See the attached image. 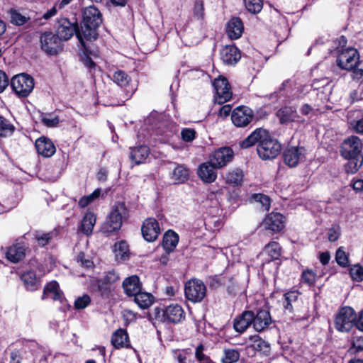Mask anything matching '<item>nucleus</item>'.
I'll list each match as a JSON object with an SVG mask.
<instances>
[{
  "instance_id": "nucleus-45",
  "label": "nucleus",
  "mask_w": 363,
  "mask_h": 363,
  "mask_svg": "<svg viewBox=\"0 0 363 363\" xmlns=\"http://www.w3.org/2000/svg\"><path fill=\"white\" fill-rule=\"evenodd\" d=\"M252 346L255 350L264 354H267L270 350L269 344L260 338L255 340Z\"/></svg>"
},
{
  "instance_id": "nucleus-34",
  "label": "nucleus",
  "mask_w": 363,
  "mask_h": 363,
  "mask_svg": "<svg viewBox=\"0 0 363 363\" xmlns=\"http://www.w3.org/2000/svg\"><path fill=\"white\" fill-rule=\"evenodd\" d=\"M154 297L152 294L141 291L134 296V301L143 309L149 308L153 303Z\"/></svg>"
},
{
  "instance_id": "nucleus-20",
  "label": "nucleus",
  "mask_w": 363,
  "mask_h": 363,
  "mask_svg": "<svg viewBox=\"0 0 363 363\" xmlns=\"http://www.w3.org/2000/svg\"><path fill=\"white\" fill-rule=\"evenodd\" d=\"M125 294L128 296H134L141 291L140 279L136 275L125 278L122 284Z\"/></svg>"
},
{
  "instance_id": "nucleus-17",
  "label": "nucleus",
  "mask_w": 363,
  "mask_h": 363,
  "mask_svg": "<svg viewBox=\"0 0 363 363\" xmlns=\"http://www.w3.org/2000/svg\"><path fill=\"white\" fill-rule=\"evenodd\" d=\"M253 322V312L252 311H245L240 315L237 316L233 321V328L238 333L245 332Z\"/></svg>"
},
{
  "instance_id": "nucleus-56",
  "label": "nucleus",
  "mask_w": 363,
  "mask_h": 363,
  "mask_svg": "<svg viewBox=\"0 0 363 363\" xmlns=\"http://www.w3.org/2000/svg\"><path fill=\"white\" fill-rule=\"evenodd\" d=\"M42 121L48 127H55L59 123L60 120L57 116L53 118L43 117Z\"/></svg>"
},
{
  "instance_id": "nucleus-7",
  "label": "nucleus",
  "mask_w": 363,
  "mask_h": 363,
  "mask_svg": "<svg viewBox=\"0 0 363 363\" xmlns=\"http://www.w3.org/2000/svg\"><path fill=\"white\" fill-rule=\"evenodd\" d=\"M13 91L20 96H27L34 87L33 79L27 74H20L14 76L11 82Z\"/></svg>"
},
{
  "instance_id": "nucleus-24",
  "label": "nucleus",
  "mask_w": 363,
  "mask_h": 363,
  "mask_svg": "<svg viewBox=\"0 0 363 363\" xmlns=\"http://www.w3.org/2000/svg\"><path fill=\"white\" fill-rule=\"evenodd\" d=\"M277 116L281 124H288L296 121L299 118L296 109L293 106H284L277 112Z\"/></svg>"
},
{
  "instance_id": "nucleus-27",
  "label": "nucleus",
  "mask_w": 363,
  "mask_h": 363,
  "mask_svg": "<svg viewBox=\"0 0 363 363\" xmlns=\"http://www.w3.org/2000/svg\"><path fill=\"white\" fill-rule=\"evenodd\" d=\"M25 255L26 247L20 243L11 246L6 252V258L13 263H17L23 259Z\"/></svg>"
},
{
  "instance_id": "nucleus-6",
  "label": "nucleus",
  "mask_w": 363,
  "mask_h": 363,
  "mask_svg": "<svg viewBox=\"0 0 363 363\" xmlns=\"http://www.w3.org/2000/svg\"><path fill=\"white\" fill-rule=\"evenodd\" d=\"M186 298L194 303L201 302L206 295V286L203 282L197 279H192L185 284Z\"/></svg>"
},
{
  "instance_id": "nucleus-21",
  "label": "nucleus",
  "mask_w": 363,
  "mask_h": 363,
  "mask_svg": "<svg viewBox=\"0 0 363 363\" xmlns=\"http://www.w3.org/2000/svg\"><path fill=\"white\" fill-rule=\"evenodd\" d=\"M216 169L211 161L204 162L199 166L198 174L200 178L206 183L214 182L217 177Z\"/></svg>"
},
{
  "instance_id": "nucleus-44",
  "label": "nucleus",
  "mask_w": 363,
  "mask_h": 363,
  "mask_svg": "<svg viewBox=\"0 0 363 363\" xmlns=\"http://www.w3.org/2000/svg\"><path fill=\"white\" fill-rule=\"evenodd\" d=\"M9 13L11 22L16 26H22L25 24L29 19L28 18L23 16L21 13L13 9H11Z\"/></svg>"
},
{
  "instance_id": "nucleus-9",
  "label": "nucleus",
  "mask_w": 363,
  "mask_h": 363,
  "mask_svg": "<svg viewBox=\"0 0 363 363\" xmlns=\"http://www.w3.org/2000/svg\"><path fill=\"white\" fill-rule=\"evenodd\" d=\"M359 54L356 49L349 48L342 50L337 56V65L344 69H353L359 62Z\"/></svg>"
},
{
  "instance_id": "nucleus-19",
  "label": "nucleus",
  "mask_w": 363,
  "mask_h": 363,
  "mask_svg": "<svg viewBox=\"0 0 363 363\" xmlns=\"http://www.w3.org/2000/svg\"><path fill=\"white\" fill-rule=\"evenodd\" d=\"M263 225L266 229L279 232L284 227L283 216L279 213H271L264 220Z\"/></svg>"
},
{
  "instance_id": "nucleus-1",
  "label": "nucleus",
  "mask_w": 363,
  "mask_h": 363,
  "mask_svg": "<svg viewBox=\"0 0 363 363\" xmlns=\"http://www.w3.org/2000/svg\"><path fill=\"white\" fill-rule=\"evenodd\" d=\"M362 140L354 135L346 138L341 145V155L348 160L345 169L348 174L356 173L363 164Z\"/></svg>"
},
{
  "instance_id": "nucleus-43",
  "label": "nucleus",
  "mask_w": 363,
  "mask_h": 363,
  "mask_svg": "<svg viewBox=\"0 0 363 363\" xmlns=\"http://www.w3.org/2000/svg\"><path fill=\"white\" fill-rule=\"evenodd\" d=\"M115 255L117 258L125 259L129 251L126 242L121 241L115 244Z\"/></svg>"
},
{
  "instance_id": "nucleus-38",
  "label": "nucleus",
  "mask_w": 363,
  "mask_h": 363,
  "mask_svg": "<svg viewBox=\"0 0 363 363\" xmlns=\"http://www.w3.org/2000/svg\"><path fill=\"white\" fill-rule=\"evenodd\" d=\"M113 82L120 86L128 85L130 81V77L122 70H118L113 73Z\"/></svg>"
},
{
  "instance_id": "nucleus-53",
  "label": "nucleus",
  "mask_w": 363,
  "mask_h": 363,
  "mask_svg": "<svg viewBox=\"0 0 363 363\" xmlns=\"http://www.w3.org/2000/svg\"><path fill=\"white\" fill-rule=\"evenodd\" d=\"M35 239L40 246H45L46 245L50 240H51V235L50 233H36L35 234Z\"/></svg>"
},
{
  "instance_id": "nucleus-39",
  "label": "nucleus",
  "mask_w": 363,
  "mask_h": 363,
  "mask_svg": "<svg viewBox=\"0 0 363 363\" xmlns=\"http://www.w3.org/2000/svg\"><path fill=\"white\" fill-rule=\"evenodd\" d=\"M14 126L6 118L0 116V136L6 137L10 135L14 131Z\"/></svg>"
},
{
  "instance_id": "nucleus-57",
  "label": "nucleus",
  "mask_w": 363,
  "mask_h": 363,
  "mask_svg": "<svg viewBox=\"0 0 363 363\" xmlns=\"http://www.w3.org/2000/svg\"><path fill=\"white\" fill-rule=\"evenodd\" d=\"M9 84V79L6 74L0 70V93L4 91Z\"/></svg>"
},
{
  "instance_id": "nucleus-48",
  "label": "nucleus",
  "mask_w": 363,
  "mask_h": 363,
  "mask_svg": "<svg viewBox=\"0 0 363 363\" xmlns=\"http://www.w3.org/2000/svg\"><path fill=\"white\" fill-rule=\"evenodd\" d=\"M252 198L256 202H259L264 208L265 210H269L270 208V199L269 196L262 194H256L252 196Z\"/></svg>"
},
{
  "instance_id": "nucleus-50",
  "label": "nucleus",
  "mask_w": 363,
  "mask_h": 363,
  "mask_svg": "<svg viewBox=\"0 0 363 363\" xmlns=\"http://www.w3.org/2000/svg\"><path fill=\"white\" fill-rule=\"evenodd\" d=\"M181 136L184 141L191 142L196 137V131L193 128H184L181 132Z\"/></svg>"
},
{
  "instance_id": "nucleus-33",
  "label": "nucleus",
  "mask_w": 363,
  "mask_h": 363,
  "mask_svg": "<svg viewBox=\"0 0 363 363\" xmlns=\"http://www.w3.org/2000/svg\"><path fill=\"white\" fill-rule=\"evenodd\" d=\"M96 221V215L92 212H87L82 220L81 230L87 235H90L92 233Z\"/></svg>"
},
{
  "instance_id": "nucleus-31",
  "label": "nucleus",
  "mask_w": 363,
  "mask_h": 363,
  "mask_svg": "<svg viewBox=\"0 0 363 363\" xmlns=\"http://www.w3.org/2000/svg\"><path fill=\"white\" fill-rule=\"evenodd\" d=\"M285 301L284 307L290 313H293L297 310L301 301L298 300V293L296 291H289L284 295Z\"/></svg>"
},
{
  "instance_id": "nucleus-25",
  "label": "nucleus",
  "mask_w": 363,
  "mask_h": 363,
  "mask_svg": "<svg viewBox=\"0 0 363 363\" xmlns=\"http://www.w3.org/2000/svg\"><path fill=\"white\" fill-rule=\"evenodd\" d=\"M221 59L224 63L233 65L240 59V53L238 49L234 45H227L220 51Z\"/></svg>"
},
{
  "instance_id": "nucleus-26",
  "label": "nucleus",
  "mask_w": 363,
  "mask_h": 363,
  "mask_svg": "<svg viewBox=\"0 0 363 363\" xmlns=\"http://www.w3.org/2000/svg\"><path fill=\"white\" fill-rule=\"evenodd\" d=\"M268 132L263 128H257L245 140H243L240 145L242 148H249L255 145L257 143H260L267 136Z\"/></svg>"
},
{
  "instance_id": "nucleus-5",
  "label": "nucleus",
  "mask_w": 363,
  "mask_h": 363,
  "mask_svg": "<svg viewBox=\"0 0 363 363\" xmlns=\"http://www.w3.org/2000/svg\"><path fill=\"white\" fill-rule=\"evenodd\" d=\"M40 49L48 55H56L62 50V44L57 35L45 32L40 35Z\"/></svg>"
},
{
  "instance_id": "nucleus-58",
  "label": "nucleus",
  "mask_w": 363,
  "mask_h": 363,
  "mask_svg": "<svg viewBox=\"0 0 363 363\" xmlns=\"http://www.w3.org/2000/svg\"><path fill=\"white\" fill-rule=\"evenodd\" d=\"M352 347L355 349V352H360L363 350V337H354L352 342Z\"/></svg>"
},
{
  "instance_id": "nucleus-12",
  "label": "nucleus",
  "mask_w": 363,
  "mask_h": 363,
  "mask_svg": "<svg viewBox=\"0 0 363 363\" xmlns=\"http://www.w3.org/2000/svg\"><path fill=\"white\" fill-rule=\"evenodd\" d=\"M252 111L246 106L237 107L231 115L232 121L237 127L247 125L252 121Z\"/></svg>"
},
{
  "instance_id": "nucleus-29",
  "label": "nucleus",
  "mask_w": 363,
  "mask_h": 363,
  "mask_svg": "<svg viewBox=\"0 0 363 363\" xmlns=\"http://www.w3.org/2000/svg\"><path fill=\"white\" fill-rule=\"evenodd\" d=\"M50 298L55 301H61L62 298V294L60 290V286L57 282L51 281L48 283L44 288L43 299Z\"/></svg>"
},
{
  "instance_id": "nucleus-62",
  "label": "nucleus",
  "mask_w": 363,
  "mask_h": 363,
  "mask_svg": "<svg viewBox=\"0 0 363 363\" xmlns=\"http://www.w3.org/2000/svg\"><path fill=\"white\" fill-rule=\"evenodd\" d=\"M22 358L18 351H12L10 353V363H21Z\"/></svg>"
},
{
  "instance_id": "nucleus-36",
  "label": "nucleus",
  "mask_w": 363,
  "mask_h": 363,
  "mask_svg": "<svg viewBox=\"0 0 363 363\" xmlns=\"http://www.w3.org/2000/svg\"><path fill=\"white\" fill-rule=\"evenodd\" d=\"M242 172L240 169H235L229 172L225 175V181L227 183L233 185H239L242 181Z\"/></svg>"
},
{
  "instance_id": "nucleus-15",
  "label": "nucleus",
  "mask_w": 363,
  "mask_h": 363,
  "mask_svg": "<svg viewBox=\"0 0 363 363\" xmlns=\"http://www.w3.org/2000/svg\"><path fill=\"white\" fill-rule=\"evenodd\" d=\"M141 230L143 238L148 242L155 241L160 233L157 221L152 218L144 221Z\"/></svg>"
},
{
  "instance_id": "nucleus-63",
  "label": "nucleus",
  "mask_w": 363,
  "mask_h": 363,
  "mask_svg": "<svg viewBox=\"0 0 363 363\" xmlns=\"http://www.w3.org/2000/svg\"><path fill=\"white\" fill-rule=\"evenodd\" d=\"M307 86L306 85H299L296 88V91L293 94V96L296 98L301 97L305 94V91Z\"/></svg>"
},
{
  "instance_id": "nucleus-28",
  "label": "nucleus",
  "mask_w": 363,
  "mask_h": 363,
  "mask_svg": "<svg viewBox=\"0 0 363 363\" xmlns=\"http://www.w3.org/2000/svg\"><path fill=\"white\" fill-rule=\"evenodd\" d=\"M150 154L149 147L146 145H140L131 149L130 158L135 164L143 163Z\"/></svg>"
},
{
  "instance_id": "nucleus-60",
  "label": "nucleus",
  "mask_w": 363,
  "mask_h": 363,
  "mask_svg": "<svg viewBox=\"0 0 363 363\" xmlns=\"http://www.w3.org/2000/svg\"><path fill=\"white\" fill-rule=\"evenodd\" d=\"M353 130L357 133H363V118L352 123Z\"/></svg>"
},
{
  "instance_id": "nucleus-3",
  "label": "nucleus",
  "mask_w": 363,
  "mask_h": 363,
  "mask_svg": "<svg viewBox=\"0 0 363 363\" xmlns=\"http://www.w3.org/2000/svg\"><path fill=\"white\" fill-rule=\"evenodd\" d=\"M128 216V209L124 203L119 202L116 203L106 220L101 226V230L104 233H113L121 229L123 222L127 219Z\"/></svg>"
},
{
  "instance_id": "nucleus-32",
  "label": "nucleus",
  "mask_w": 363,
  "mask_h": 363,
  "mask_svg": "<svg viewBox=\"0 0 363 363\" xmlns=\"http://www.w3.org/2000/svg\"><path fill=\"white\" fill-rule=\"evenodd\" d=\"M179 242L178 235L172 230H168L163 237L162 246L167 252H172Z\"/></svg>"
},
{
  "instance_id": "nucleus-51",
  "label": "nucleus",
  "mask_w": 363,
  "mask_h": 363,
  "mask_svg": "<svg viewBox=\"0 0 363 363\" xmlns=\"http://www.w3.org/2000/svg\"><path fill=\"white\" fill-rule=\"evenodd\" d=\"M350 274L353 279L359 281L363 279V268L359 265H354L350 269Z\"/></svg>"
},
{
  "instance_id": "nucleus-10",
  "label": "nucleus",
  "mask_w": 363,
  "mask_h": 363,
  "mask_svg": "<svg viewBox=\"0 0 363 363\" xmlns=\"http://www.w3.org/2000/svg\"><path fill=\"white\" fill-rule=\"evenodd\" d=\"M78 31H80V28H78L77 23H72L65 18L57 20L56 35L61 41L68 40L74 34L77 35Z\"/></svg>"
},
{
  "instance_id": "nucleus-40",
  "label": "nucleus",
  "mask_w": 363,
  "mask_h": 363,
  "mask_svg": "<svg viewBox=\"0 0 363 363\" xmlns=\"http://www.w3.org/2000/svg\"><path fill=\"white\" fill-rule=\"evenodd\" d=\"M101 194V189H96L89 195L84 196L81 198L78 202V205L81 208H85L89 203H92L95 199H98Z\"/></svg>"
},
{
  "instance_id": "nucleus-18",
  "label": "nucleus",
  "mask_w": 363,
  "mask_h": 363,
  "mask_svg": "<svg viewBox=\"0 0 363 363\" xmlns=\"http://www.w3.org/2000/svg\"><path fill=\"white\" fill-rule=\"evenodd\" d=\"M35 147L38 154L45 157L52 156L56 148L53 143L46 137H40L35 141Z\"/></svg>"
},
{
  "instance_id": "nucleus-37",
  "label": "nucleus",
  "mask_w": 363,
  "mask_h": 363,
  "mask_svg": "<svg viewBox=\"0 0 363 363\" xmlns=\"http://www.w3.org/2000/svg\"><path fill=\"white\" fill-rule=\"evenodd\" d=\"M264 252L272 259H278L281 255V247L277 242H272L264 247Z\"/></svg>"
},
{
  "instance_id": "nucleus-8",
  "label": "nucleus",
  "mask_w": 363,
  "mask_h": 363,
  "mask_svg": "<svg viewBox=\"0 0 363 363\" xmlns=\"http://www.w3.org/2000/svg\"><path fill=\"white\" fill-rule=\"evenodd\" d=\"M356 319L357 315L352 308H342L336 316L335 327L340 332H347L354 325Z\"/></svg>"
},
{
  "instance_id": "nucleus-35",
  "label": "nucleus",
  "mask_w": 363,
  "mask_h": 363,
  "mask_svg": "<svg viewBox=\"0 0 363 363\" xmlns=\"http://www.w3.org/2000/svg\"><path fill=\"white\" fill-rule=\"evenodd\" d=\"M172 179L177 183H182L189 177V169L183 165H177L173 170Z\"/></svg>"
},
{
  "instance_id": "nucleus-47",
  "label": "nucleus",
  "mask_w": 363,
  "mask_h": 363,
  "mask_svg": "<svg viewBox=\"0 0 363 363\" xmlns=\"http://www.w3.org/2000/svg\"><path fill=\"white\" fill-rule=\"evenodd\" d=\"M21 279L27 287L33 286L36 283L35 273L33 271L27 272L21 276Z\"/></svg>"
},
{
  "instance_id": "nucleus-59",
  "label": "nucleus",
  "mask_w": 363,
  "mask_h": 363,
  "mask_svg": "<svg viewBox=\"0 0 363 363\" xmlns=\"http://www.w3.org/2000/svg\"><path fill=\"white\" fill-rule=\"evenodd\" d=\"M77 262H79L82 266L85 267L86 268H89L92 265V262L89 259L84 258V255L83 253H79L77 256Z\"/></svg>"
},
{
  "instance_id": "nucleus-49",
  "label": "nucleus",
  "mask_w": 363,
  "mask_h": 363,
  "mask_svg": "<svg viewBox=\"0 0 363 363\" xmlns=\"http://www.w3.org/2000/svg\"><path fill=\"white\" fill-rule=\"evenodd\" d=\"M90 297L88 295H83L74 301V308L77 310L84 309L90 303Z\"/></svg>"
},
{
  "instance_id": "nucleus-22",
  "label": "nucleus",
  "mask_w": 363,
  "mask_h": 363,
  "mask_svg": "<svg viewBox=\"0 0 363 363\" xmlns=\"http://www.w3.org/2000/svg\"><path fill=\"white\" fill-rule=\"evenodd\" d=\"M163 316L169 322L177 323L184 318V312L181 306L172 304L163 311Z\"/></svg>"
},
{
  "instance_id": "nucleus-42",
  "label": "nucleus",
  "mask_w": 363,
  "mask_h": 363,
  "mask_svg": "<svg viewBox=\"0 0 363 363\" xmlns=\"http://www.w3.org/2000/svg\"><path fill=\"white\" fill-rule=\"evenodd\" d=\"M244 4L247 11L252 13H259L263 6L262 0H244Z\"/></svg>"
},
{
  "instance_id": "nucleus-4",
  "label": "nucleus",
  "mask_w": 363,
  "mask_h": 363,
  "mask_svg": "<svg viewBox=\"0 0 363 363\" xmlns=\"http://www.w3.org/2000/svg\"><path fill=\"white\" fill-rule=\"evenodd\" d=\"M281 150V144L267 135L257 147V154L264 160H273L279 155Z\"/></svg>"
},
{
  "instance_id": "nucleus-11",
  "label": "nucleus",
  "mask_w": 363,
  "mask_h": 363,
  "mask_svg": "<svg viewBox=\"0 0 363 363\" xmlns=\"http://www.w3.org/2000/svg\"><path fill=\"white\" fill-rule=\"evenodd\" d=\"M213 85L216 93V101L218 104H223L231 99L232 92L230 91L229 84L225 78L216 79Z\"/></svg>"
},
{
  "instance_id": "nucleus-14",
  "label": "nucleus",
  "mask_w": 363,
  "mask_h": 363,
  "mask_svg": "<svg viewBox=\"0 0 363 363\" xmlns=\"http://www.w3.org/2000/svg\"><path fill=\"white\" fill-rule=\"evenodd\" d=\"M305 150L303 147H289L283 152L284 163L290 167H295L304 155Z\"/></svg>"
},
{
  "instance_id": "nucleus-55",
  "label": "nucleus",
  "mask_w": 363,
  "mask_h": 363,
  "mask_svg": "<svg viewBox=\"0 0 363 363\" xmlns=\"http://www.w3.org/2000/svg\"><path fill=\"white\" fill-rule=\"evenodd\" d=\"M119 279V276L114 271L108 272L104 278V282L106 284H112L116 282Z\"/></svg>"
},
{
  "instance_id": "nucleus-13",
  "label": "nucleus",
  "mask_w": 363,
  "mask_h": 363,
  "mask_svg": "<svg viewBox=\"0 0 363 363\" xmlns=\"http://www.w3.org/2000/svg\"><path fill=\"white\" fill-rule=\"evenodd\" d=\"M233 151L230 147H220L210 157V161L217 168H221L232 161Z\"/></svg>"
},
{
  "instance_id": "nucleus-23",
  "label": "nucleus",
  "mask_w": 363,
  "mask_h": 363,
  "mask_svg": "<svg viewBox=\"0 0 363 363\" xmlns=\"http://www.w3.org/2000/svg\"><path fill=\"white\" fill-rule=\"evenodd\" d=\"M244 30L243 23L240 18H232L226 25V33L230 39H238Z\"/></svg>"
},
{
  "instance_id": "nucleus-52",
  "label": "nucleus",
  "mask_w": 363,
  "mask_h": 363,
  "mask_svg": "<svg viewBox=\"0 0 363 363\" xmlns=\"http://www.w3.org/2000/svg\"><path fill=\"white\" fill-rule=\"evenodd\" d=\"M340 235V227L339 225H333L328 230V237L330 242L336 241Z\"/></svg>"
},
{
  "instance_id": "nucleus-61",
  "label": "nucleus",
  "mask_w": 363,
  "mask_h": 363,
  "mask_svg": "<svg viewBox=\"0 0 363 363\" xmlns=\"http://www.w3.org/2000/svg\"><path fill=\"white\" fill-rule=\"evenodd\" d=\"M352 101L363 100V89H358L350 94Z\"/></svg>"
},
{
  "instance_id": "nucleus-2",
  "label": "nucleus",
  "mask_w": 363,
  "mask_h": 363,
  "mask_svg": "<svg viewBox=\"0 0 363 363\" xmlns=\"http://www.w3.org/2000/svg\"><path fill=\"white\" fill-rule=\"evenodd\" d=\"M102 23V15L99 10L94 6L86 8L83 12V25L80 31L77 33V37L80 43L85 48L84 40H96L98 37L97 28Z\"/></svg>"
},
{
  "instance_id": "nucleus-54",
  "label": "nucleus",
  "mask_w": 363,
  "mask_h": 363,
  "mask_svg": "<svg viewBox=\"0 0 363 363\" xmlns=\"http://www.w3.org/2000/svg\"><path fill=\"white\" fill-rule=\"evenodd\" d=\"M302 279L303 281L309 285L315 282V275L311 270H306L302 273Z\"/></svg>"
},
{
  "instance_id": "nucleus-16",
  "label": "nucleus",
  "mask_w": 363,
  "mask_h": 363,
  "mask_svg": "<svg viewBox=\"0 0 363 363\" xmlns=\"http://www.w3.org/2000/svg\"><path fill=\"white\" fill-rule=\"evenodd\" d=\"M272 323L271 315L268 311L260 310L256 314L253 313L252 326L257 332H262Z\"/></svg>"
},
{
  "instance_id": "nucleus-41",
  "label": "nucleus",
  "mask_w": 363,
  "mask_h": 363,
  "mask_svg": "<svg viewBox=\"0 0 363 363\" xmlns=\"http://www.w3.org/2000/svg\"><path fill=\"white\" fill-rule=\"evenodd\" d=\"M223 353L224 356L222 358L223 363H234L239 359L240 354L236 350L225 349Z\"/></svg>"
},
{
  "instance_id": "nucleus-30",
  "label": "nucleus",
  "mask_w": 363,
  "mask_h": 363,
  "mask_svg": "<svg viewBox=\"0 0 363 363\" xmlns=\"http://www.w3.org/2000/svg\"><path fill=\"white\" fill-rule=\"evenodd\" d=\"M111 343L116 348L128 347L129 339L127 332L123 329L117 330L112 335Z\"/></svg>"
},
{
  "instance_id": "nucleus-64",
  "label": "nucleus",
  "mask_w": 363,
  "mask_h": 363,
  "mask_svg": "<svg viewBox=\"0 0 363 363\" xmlns=\"http://www.w3.org/2000/svg\"><path fill=\"white\" fill-rule=\"evenodd\" d=\"M354 325L361 331H363V311L359 313L358 319H356Z\"/></svg>"
},
{
  "instance_id": "nucleus-46",
  "label": "nucleus",
  "mask_w": 363,
  "mask_h": 363,
  "mask_svg": "<svg viewBox=\"0 0 363 363\" xmlns=\"http://www.w3.org/2000/svg\"><path fill=\"white\" fill-rule=\"evenodd\" d=\"M335 259L337 263L342 267H346L348 264V257L344 251L343 247H341L337 249L335 255Z\"/></svg>"
}]
</instances>
